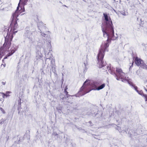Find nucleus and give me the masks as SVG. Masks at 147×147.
Returning <instances> with one entry per match:
<instances>
[{
  "label": "nucleus",
  "instance_id": "11",
  "mask_svg": "<svg viewBox=\"0 0 147 147\" xmlns=\"http://www.w3.org/2000/svg\"><path fill=\"white\" fill-rule=\"evenodd\" d=\"M21 98H19V99L18 100V109H19L21 108Z\"/></svg>",
  "mask_w": 147,
  "mask_h": 147
},
{
  "label": "nucleus",
  "instance_id": "1",
  "mask_svg": "<svg viewBox=\"0 0 147 147\" xmlns=\"http://www.w3.org/2000/svg\"><path fill=\"white\" fill-rule=\"evenodd\" d=\"M109 39L105 42L102 43L100 49L99 53L97 55V59L98 61V65L100 68H102L106 65V63H104L103 61L105 54V52L106 51H108L107 48L109 47L108 43Z\"/></svg>",
  "mask_w": 147,
  "mask_h": 147
},
{
  "label": "nucleus",
  "instance_id": "16",
  "mask_svg": "<svg viewBox=\"0 0 147 147\" xmlns=\"http://www.w3.org/2000/svg\"><path fill=\"white\" fill-rule=\"evenodd\" d=\"M25 11V9H24V7H23V8L21 10H20V13H21V12H24Z\"/></svg>",
  "mask_w": 147,
  "mask_h": 147
},
{
  "label": "nucleus",
  "instance_id": "19",
  "mask_svg": "<svg viewBox=\"0 0 147 147\" xmlns=\"http://www.w3.org/2000/svg\"><path fill=\"white\" fill-rule=\"evenodd\" d=\"M68 89L67 86H66L64 88V90H67Z\"/></svg>",
  "mask_w": 147,
  "mask_h": 147
},
{
  "label": "nucleus",
  "instance_id": "12",
  "mask_svg": "<svg viewBox=\"0 0 147 147\" xmlns=\"http://www.w3.org/2000/svg\"><path fill=\"white\" fill-rule=\"evenodd\" d=\"M142 66L143 69L147 70V65L145 63H143V64H142Z\"/></svg>",
  "mask_w": 147,
  "mask_h": 147
},
{
  "label": "nucleus",
  "instance_id": "21",
  "mask_svg": "<svg viewBox=\"0 0 147 147\" xmlns=\"http://www.w3.org/2000/svg\"><path fill=\"white\" fill-rule=\"evenodd\" d=\"M145 98V100L146 101H147V95H146V97Z\"/></svg>",
  "mask_w": 147,
  "mask_h": 147
},
{
  "label": "nucleus",
  "instance_id": "15",
  "mask_svg": "<svg viewBox=\"0 0 147 147\" xmlns=\"http://www.w3.org/2000/svg\"><path fill=\"white\" fill-rule=\"evenodd\" d=\"M1 111L3 113L5 114V110L2 108H0Z\"/></svg>",
  "mask_w": 147,
  "mask_h": 147
},
{
  "label": "nucleus",
  "instance_id": "8",
  "mask_svg": "<svg viewBox=\"0 0 147 147\" xmlns=\"http://www.w3.org/2000/svg\"><path fill=\"white\" fill-rule=\"evenodd\" d=\"M87 88V87L86 86H84V85L82 87L80 88V91L81 92H84L85 94L88 93V92H86L85 90Z\"/></svg>",
  "mask_w": 147,
  "mask_h": 147
},
{
  "label": "nucleus",
  "instance_id": "22",
  "mask_svg": "<svg viewBox=\"0 0 147 147\" xmlns=\"http://www.w3.org/2000/svg\"><path fill=\"white\" fill-rule=\"evenodd\" d=\"M42 55H40V57H42Z\"/></svg>",
  "mask_w": 147,
  "mask_h": 147
},
{
  "label": "nucleus",
  "instance_id": "10",
  "mask_svg": "<svg viewBox=\"0 0 147 147\" xmlns=\"http://www.w3.org/2000/svg\"><path fill=\"white\" fill-rule=\"evenodd\" d=\"M137 92L140 95H141V96H144V98H145L146 96V94H144L143 91L142 90H138V91H137Z\"/></svg>",
  "mask_w": 147,
  "mask_h": 147
},
{
  "label": "nucleus",
  "instance_id": "4",
  "mask_svg": "<svg viewBox=\"0 0 147 147\" xmlns=\"http://www.w3.org/2000/svg\"><path fill=\"white\" fill-rule=\"evenodd\" d=\"M107 69L108 71L111 74H115L116 79L117 80H119L120 79H124L125 78L124 75L125 73L123 72L121 69L119 67H116V73H115V72L113 71V68H111V67H108Z\"/></svg>",
  "mask_w": 147,
  "mask_h": 147
},
{
  "label": "nucleus",
  "instance_id": "3",
  "mask_svg": "<svg viewBox=\"0 0 147 147\" xmlns=\"http://www.w3.org/2000/svg\"><path fill=\"white\" fill-rule=\"evenodd\" d=\"M17 7V9L13 13L12 15V20L11 23L10 25V27L11 28V30L12 32V30L13 31H14L17 29L18 26V24L17 22V21L18 20L17 18V17L19 15V13L18 10L19 9L20 7L19 6V4Z\"/></svg>",
  "mask_w": 147,
  "mask_h": 147
},
{
  "label": "nucleus",
  "instance_id": "20",
  "mask_svg": "<svg viewBox=\"0 0 147 147\" xmlns=\"http://www.w3.org/2000/svg\"><path fill=\"white\" fill-rule=\"evenodd\" d=\"M66 95L67 96V98L69 97L70 96V95L68 94H67V95Z\"/></svg>",
  "mask_w": 147,
  "mask_h": 147
},
{
  "label": "nucleus",
  "instance_id": "17",
  "mask_svg": "<svg viewBox=\"0 0 147 147\" xmlns=\"http://www.w3.org/2000/svg\"><path fill=\"white\" fill-rule=\"evenodd\" d=\"M134 88L135 89V90L137 92V91H138V87L136 86H135L134 87Z\"/></svg>",
  "mask_w": 147,
  "mask_h": 147
},
{
  "label": "nucleus",
  "instance_id": "2",
  "mask_svg": "<svg viewBox=\"0 0 147 147\" xmlns=\"http://www.w3.org/2000/svg\"><path fill=\"white\" fill-rule=\"evenodd\" d=\"M103 15L105 18V20L106 22V25L108 27L109 31L107 32H106L103 30H102V31L104 36H105V34L107 36H108L107 39H109L108 41V42H109V41L110 40L109 38V36L111 37L112 39L113 40L115 39L113 38V36H114V31L113 27V24L111 19L110 17H109L108 18L107 14L105 13H103ZM107 40L108 39H107Z\"/></svg>",
  "mask_w": 147,
  "mask_h": 147
},
{
  "label": "nucleus",
  "instance_id": "23",
  "mask_svg": "<svg viewBox=\"0 0 147 147\" xmlns=\"http://www.w3.org/2000/svg\"><path fill=\"white\" fill-rule=\"evenodd\" d=\"M3 85H5V83H3Z\"/></svg>",
  "mask_w": 147,
  "mask_h": 147
},
{
  "label": "nucleus",
  "instance_id": "13",
  "mask_svg": "<svg viewBox=\"0 0 147 147\" xmlns=\"http://www.w3.org/2000/svg\"><path fill=\"white\" fill-rule=\"evenodd\" d=\"M28 0H20V2L21 1L24 5H26Z\"/></svg>",
  "mask_w": 147,
  "mask_h": 147
},
{
  "label": "nucleus",
  "instance_id": "6",
  "mask_svg": "<svg viewBox=\"0 0 147 147\" xmlns=\"http://www.w3.org/2000/svg\"><path fill=\"white\" fill-rule=\"evenodd\" d=\"M11 52H9L7 55H6L5 57L3 58V61L4 59H5L7 58V57H9L12 55L13 53H14L16 50L15 48H11V49H10Z\"/></svg>",
  "mask_w": 147,
  "mask_h": 147
},
{
  "label": "nucleus",
  "instance_id": "5",
  "mask_svg": "<svg viewBox=\"0 0 147 147\" xmlns=\"http://www.w3.org/2000/svg\"><path fill=\"white\" fill-rule=\"evenodd\" d=\"M134 59L135 63L138 66L144 63L143 61L137 57H135Z\"/></svg>",
  "mask_w": 147,
  "mask_h": 147
},
{
  "label": "nucleus",
  "instance_id": "9",
  "mask_svg": "<svg viewBox=\"0 0 147 147\" xmlns=\"http://www.w3.org/2000/svg\"><path fill=\"white\" fill-rule=\"evenodd\" d=\"M105 84H103L98 86V87L96 88V89L97 90H99L102 89L105 87Z\"/></svg>",
  "mask_w": 147,
  "mask_h": 147
},
{
  "label": "nucleus",
  "instance_id": "7",
  "mask_svg": "<svg viewBox=\"0 0 147 147\" xmlns=\"http://www.w3.org/2000/svg\"><path fill=\"white\" fill-rule=\"evenodd\" d=\"M11 92L9 91L6 92L5 94L3 92H0V94H2V96L3 98H4L5 97H7L10 96L9 94V93H10Z\"/></svg>",
  "mask_w": 147,
  "mask_h": 147
},
{
  "label": "nucleus",
  "instance_id": "18",
  "mask_svg": "<svg viewBox=\"0 0 147 147\" xmlns=\"http://www.w3.org/2000/svg\"><path fill=\"white\" fill-rule=\"evenodd\" d=\"M64 92H65V95H67V94H68V92L67 91V90H64Z\"/></svg>",
  "mask_w": 147,
  "mask_h": 147
},
{
  "label": "nucleus",
  "instance_id": "24",
  "mask_svg": "<svg viewBox=\"0 0 147 147\" xmlns=\"http://www.w3.org/2000/svg\"><path fill=\"white\" fill-rule=\"evenodd\" d=\"M113 72H114V70H113Z\"/></svg>",
  "mask_w": 147,
  "mask_h": 147
},
{
  "label": "nucleus",
  "instance_id": "14",
  "mask_svg": "<svg viewBox=\"0 0 147 147\" xmlns=\"http://www.w3.org/2000/svg\"><path fill=\"white\" fill-rule=\"evenodd\" d=\"M134 63V61H132V63H130V64H131L130 65V67H129V69L133 67V65Z\"/></svg>",
  "mask_w": 147,
  "mask_h": 147
}]
</instances>
